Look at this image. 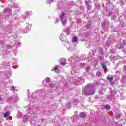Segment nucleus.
I'll list each match as a JSON object with an SVG mask.
<instances>
[{"mask_svg": "<svg viewBox=\"0 0 126 126\" xmlns=\"http://www.w3.org/2000/svg\"><path fill=\"white\" fill-rule=\"evenodd\" d=\"M52 71H55L56 73H59V69H58V67L57 66H56V67H54Z\"/></svg>", "mask_w": 126, "mask_h": 126, "instance_id": "obj_1", "label": "nucleus"}, {"mask_svg": "<svg viewBox=\"0 0 126 126\" xmlns=\"http://www.w3.org/2000/svg\"><path fill=\"white\" fill-rule=\"evenodd\" d=\"M10 115V112L9 111H8L4 114V118H7V117H9Z\"/></svg>", "mask_w": 126, "mask_h": 126, "instance_id": "obj_2", "label": "nucleus"}, {"mask_svg": "<svg viewBox=\"0 0 126 126\" xmlns=\"http://www.w3.org/2000/svg\"><path fill=\"white\" fill-rule=\"evenodd\" d=\"M80 114L81 115V118H84L85 117V116H86V114L84 112H82L80 113Z\"/></svg>", "mask_w": 126, "mask_h": 126, "instance_id": "obj_3", "label": "nucleus"}, {"mask_svg": "<svg viewBox=\"0 0 126 126\" xmlns=\"http://www.w3.org/2000/svg\"><path fill=\"white\" fill-rule=\"evenodd\" d=\"M77 40V36H74L72 39V41L73 42H75Z\"/></svg>", "mask_w": 126, "mask_h": 126, "instance_id": "obj_4", "label": "nucleus"}, {"mask_svg": "<svg viewBox=\"0 0 126 126\" xmlns=\"http://www.w3.org/2000/svg\"><path fill=\"white\" fill-rule=\"evenodd\" d=\"M107 79L109 80V81H112L113 80V77L112 76H108Z\"/></svg>", "mask_w": 126, "mask_h": 126, "instance_id": "obj_5", "label": "nucleus"}, {"mask_svg": "<svg viewBox=\"0 0 126 126\" xmlns=\"http://www.w3.org/2000/svg\"><path fill=\"white\" fill-rule=\"evenodd\" d=\"M66 22H67V20H62V23L63 25L65 24V23H66Z\"/></svg>", "mask_w": 126, "mask_h": 126, "instance_id": "obj_6", "label": "nucleus"}, {"mask_svg": "<svg viewBox=\"0 0 126 126\" xmlns=\"http://www.w3.org/2000/svg\"><path fill=\"white\" fill-rule=\"evenodd\" d=\"M63 37H64V35H63V34H61L60 36V39L62 40Z\"/></svg>", "mask_w": 126, "mask_h": 126, "instance_id": "obj_7", "label": "nucleus"}, {"mask_svg": "<svg viewBox=\"0 0 126 126\" xmlns=\"http://www.w3.org/2000/svg\"><path fill=\"white\" fill-rule=\"evenodd\" d=\"M102 68L104 70H106L107 67H106V66L105 65H102Z\"/></svg>", "mask_w": 126, "mask_h": 126, "instance_id": "obj_8", "label": "nucleus"}, {"mask_svg": "<svg viewBox=\"0 0 126 126\" xmlns=\"http://www.w3.org/2000/svg\"><path fill=\"white\" fill-rule=\"evenodd\" d=\"M65 14L64 12H63L62 14V15H61V17L63 18V17H64Z\"/></svg>", "mask_w": 126, "mask_h": 126, "instance_id": "obj_9", "label": "nucleus"}, {"mask_svg": "<svg viewBox=\"0 0 126 126\" xmlns=\"http://www.w3.org/2000/svg\"><path fill=\"white\" fill-rule=\"evenodd\" d=\"M106 108L107 109H110V106H109V105H107L106 106Z\"/></svg>", "mask_w": 126, "mask_h": 126, "instance_id": "obj_10", "label": "nucleus"}, {"mask_svg": "<svg viewBox=\"0 0 126 126\" xmlns=\"http://www.w3.org/2000/svg\"><path fill=\"white\" fill-rule=\"evenodd\" d=\"M61 64H65V62H61Z\"/></svg>", "mask_w": 126, "mask_h": 126, "instance_id": "obj_11", "label": "nucleus"}, {"mask_svg": "<svg viewBox=\"0 0 126 126\" xmlns=\"http://www.w3.org/2000/svg\"><path fill=\"white\" fill-rule=\"evenodd\" d=\"M12 90H14V86H12V89H11Z\"/></svg>", "mask_w": 126, "mask_h": 126, "instance_id": "obj_12", "label": "nucleus"}, {"mask_svg": "<svg viewBox=\"0 0 126 126\" xmlns=\"http://www.w3.org/2000/svg\"><path fill=\"white\" fill-rule=\"evenodd\" d=\"M94 91L93 92V93H91L90 94H94Z\"/></svg>", "mask_w": 126, "mask_h": 126, "instance_id": "obj_13", "label": "nucleus"}, {"mask_svg": "<svg viewBox=\"0 0 126 126\" xmlns=\"http://www.w3.org/2000/svg\"><path fill=\"white\" fill-rule=\"evenodd\" d=\"M77 113H78V111H75V114H77Z\"/></svg>", "mask_w": 126, "mask_h": 126, "instance_id": "obj_14", "label": "nucleus"}, {"mask_svg": "<svg viewBox=\"0 0 126 126\" xmlns=\"http://www.w3.org/2000/svg\"><path fill=\"white\" fill-rule=\"evenodd\" d=\"M0 100H1V98L0 97Z\"/></svg>", "mask_w": 126, "mask_h": 126, "instance_id": "obj_15", "label": "nucleus"}]
</instances>
